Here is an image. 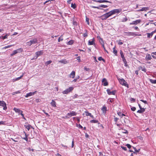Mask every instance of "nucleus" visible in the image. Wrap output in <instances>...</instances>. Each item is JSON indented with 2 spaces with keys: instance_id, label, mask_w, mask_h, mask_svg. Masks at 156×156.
<instances>
[{
  "instance_id": "50",
  "label": "nucleus",
  "mask_w": 156,
  "mask_h": 156,
  "mask_svg": "<svg viewBox=\"0 0 156 156\" xmlns=\"http://www.w3.org/2000/svg\"><path fill=\"white\" fill-rule=\"evenodd\" d=\"M140 101H142V102H144L145 104H147V101H144V100H140Z\"/></svg>"
},
{
  "instance_id": "38",
  "label": "nucleus",
  "mask_w": 156,
  "mask_h": 156,
  "mask_svg": "<svg viewBox=\"0 0 156 156\" xmlns=\"http://www.w3.org/2000/svg\"><path fill=\"white\" fill-rule=\"evenodd\" d=\"M71 7L74 9L76 8V4L72 3L71 4Z\"/></svg>"
},
{
  "instance_id": "51",
  "label": "nucleus",
  "mask_w": 156,
  "mask_h": 156,
  "mask_svg": "<svg viewBox=\"0 0 156 156\" xmlns=\"http://www.w3.org/2000/svg\"><path fill=\"white\" fill-rule=\"evenodd\" d=\"M83 36L84 37H87V33H84L83 34Z\"/></svg>"
},
{
  "instance_id": "54",
  "label": "nucleus",
  "mask_w": 156,
  "mask_h": 156,
  "mask_svg": "<svg viewBox=\"0 0 156 156\" xmlns=\"http://www.w3.org/2000/svg\"><path fill=\"white\" fill-rule=\"evenodd\" d=\"M86 21L87 22V24L88 25H89V20L88 18H86Z\"/></svg>"
},
{
  "instance_id": "59",
  "label": "nucleus",
  "mask_w": 156,
  "mask_h": 156,
  "mask_svg": "<svg viewBox=\"0 0 156 156\" xmlns=\"http://www.w3.org/2000/svg\"><path fill=\"white\" fill-rule=\"evenodd\" d=\"M119 119L116 118V117H115L114 118V121L115 122H116Z\"/></svg>"
},
{
  "instance_id": "44",
  "label": "nucleus",
  "mask_w": 156,
  "mask_h": 156,
  "mask_svg": "<svg viewBox=\"0 0 156 156\" xmlns=\"http://www.w3.org/2000/svg\"><path fill=\"white\" fill-rule=\"evenodd\" d=\"M7 34H6V35H5V36H4L0 37V38H1V37H2L3 39H5L7 38Z\"/></svg>"
},
{
  "instance_id": "8",
  "label": "nucleus",
  "mask_w": 156,
  "mask_h": 156,
  "mask_svg": "<svg viewBox=\"0 0 156 156\" xmlns=\"http://www.w3.org/2000/svg\"><path fill=\"white\" fill-rule=\"evenodd\" d=\"M13 110L16 113H18L19 115L20 114L22 116H23V111L20 110L19 109L16 108H14Z\"/></svg>"
},
{
  "instance_id": "35",
  "label": "nucleus",
  "mask_w": 156,
  "mask_h": 156,
  "mask_svg": "<svg viewBox=\"0 0 156 156\" xmlns=\"http://www.w3.org/2000/svg\"><path fill=\"white\" fill-rule=\"evenodd\" d=\"M101 3H103V2H108L110 3H111V2L109 1H108L106 0H101Z\"/></svg>"
},
{
  "instance_id": "17",
  "label": "nucleus",
  "mask_w": 156,
  "mask_h": 156,
  "mask_svg": "<svg viewBox=\"0 0 156 156\" xmlns=\"http://www.w3.org/2000/svg\"><path fill=\"white\" fill-rule=\"evenodd\" d=\"M75 72L74 71H73L70 74L69 77L73 78L75 77Z\"/></svg>"
},
{
  "instance_id": "5",
  "label": "nucleus",
  "mask_w": 156,
  "mask_h": 156,
  "mask_svg": "<svg viewBox=\"0 0 156 156\" xmlns=\"http://www.w3.org/2000/svg\"><path fill=\"white\" fill-rule=\"evenodd\" d=\"M126 35L128 36H133L134 37L136 36H141V35L140 34H137L135 33L134 32H126Z\"/></svg>"
},
{
  "instance_id": "6",
  "label": "nucleus",
  "mask_w": 156,
  "mask_h": 156,
  "mask_svg": "<svg viewBox=\"0 0 156 156\" xmlns=\"http://www.w3.org/2000/svg\"><path fill=\"white\" fill-rule=\"evenodd\" d=\"M121 11V9H114L111 11L110 12L112 15L116 13H119Z\"/></svg>"
},
{
  "instance_id": "21",
  "label": "nucleus",
  "mask_w": 156,
  "mask_h": 156,
  "mask_svg": "<svg viewBox=\"0 0 156 156\" xmlns=\"http://www.w3.org/2000/svg\"><path fill=\"white\" fill-rule=\"evenodd\" d=\"M138 69L139 70H141L142 71L144 72L145 73L146 72V69L145 67L143 68L141 66H140L138 67Z\"/></svg>"
},
{
  "instance_id": "30",
  "label": "nucleus",
  "mask_w": 156,
  "mask_h": 156,
  "mask_svg": "<svg viewBox=\"0 0 156 156\" xmlns=\"http://www.w3.org/2000/svg\"><path fill=\"white\" fill-rule=\"evenodd\" d=\"M118 115L121 117H122L123 116H125V115L123 113H121V112H119L118 113Z\"/></svg>"
},
{
  "instance_id": "37",
  "label": "nucleus",
  "mask_w": 156,
  "mask_h": 156,
  "mask_svg": "<svg viewBox=\"0 0 156 156\" xmlns=\"http://www.w3.org/2000/svg\"><path fill=\"white\" fill-rule=\"evenodd\" d=\"M51 62L52 61L51 60L47 61L45 63V65L47 66L48 64H51Z\"/></svg>"
},
{
  "instance_id": "41",
  "label": "nucleus",
  "mask_w": 156,
  "mask_h": 156,
  "mask_svg": "<svg viewBox=\"0 0 156 156\" xmlns=\"http://www.w3.org/2000/svg\"><path fill=\"white\" fill-rule=\"evenodd\" d=\"M133 149H134L135 151L136 152H139L140 150V149H136V148L135 147H133Z\"/></svg>"
},
{
  "instance_id": "12",
  "label": "nucleus",
  "mask_w": 156,
  "mask_h": 156,
  "mask_svg": "<svg viewBox=\"0 0 156 156\" xmlns=\"http://www.w3.org/2000/svg\"><path fill=\"white\" fill-rule=\"evenodd\" d=\"M107 91L108 94L109 95H115V91H111L109 89H107Z\"/></svg>"
},
{
  "instance_id": "55",
  "label": "nucleus",
  "mask_w": 156,
  "mask_h": 156,
  "mask_svg": "<svg viewBox=\"0 0 156 156\" xmlns=\"http://www.w3.org/2000/svg\"><path fill=\"white\" fill-rule=\"evenodd\" d=\"M37 57L36 56H34L33 58H32L31 59V60H34V59H36L37 58Z\"/></svg>"
},
{
  "instance_id": "15",
  "label": "nucleus",
  "mask_w": 156,
  "mask_h": 156,
  "mask_svg": "<svg viewBox=\"0 0 156 156\" xmlns=\"http://www.w3.org/2000/svg\"><path fill=\"white\" fill-rule=\"evenodd\" d=\"M102 83H103V85L104 86H106L108 85V82L106 79L105 78H103L102 80Z\"/></svg>"
},
{
  "instance_id": "23",
  "label": "nucleus",
  "mask_w": 156,
  "mask_h": 156,
  "mask_svg": "<svg viewBox=\"0 0 156 156\" xmlns=\"http://www.w3.org/2000/svg\"><path fill=\"white\" fill-rule=\"evenodd\" d=\"M148 7H143V8H142V9L138 10V11H146L147 10H148Z\"/></svg>"
},
{
  "instance_id": "19",
  "label": "nucleus",
  "mask_w": 156,
  "mask_h": 156,
  "mask_svg": "<svg viewBox=\"0 0 156 156\" xmlns=\"http://www.w3.org/2000/svg\"><path fill=\"white\" fill-rule=\"evenodd\" d=\"M32 44H35L37 43V38H34L30 40Z\"/></svg>"
},
{
  "instance_id": "62",
  "label": "nucleus",
  "mask_w": 156,
  "mask_h": 156,
  "mask_svg": "<svg viewBox=\"0 0 156 156\" xmlns=\"http://www.w3.org/2000/svg\"><path fill=\"white\" fill-rule=\"evenodd\" d=\"M15 94H17L20 93V90H18L16 91L15 92Z\"/></svg>"
},
{
  "instance_id": "29",
  "label": "nucleus",
  "mask_w": 156,
  "mask_h": 156,
  "mask_svg": "<svg viewBox=\"0 0 156 156\" xmlns=\"http://www.w3.org/2000/svg\"><path fill=\"white\" fill-rule=\"evenodd\" d=\"M98 121L97 120H92L90 121V122L91 123H98Z\"/></svg>"
},
{
  "instance_id": "47",
  "label": "nucleus",
  "mask_w": 156,
  "mask_h": 156,
  "mask_svg": "<svg viewBox=\"0 0 156 156\" xmlns=\"http://www.w3.org/2000/svg\"><path fill=\"white\" fill-rule=\"evenodd\" d=\"M136 109V108L135 107H133L131 108V110L133 111H134Z\"/></svg>"
},
{
  "instance_id": "52",
  "label": "nucleus",
  "mask_w": 156,
  "mask_h": 156,
  "mask_svg": "<svg viewBox=\"0 0 156 156\" xmlns=\"http://www.w3.org/2000/svg\"><path fill=\"white\" fill-rule=\"evenodd\" d=\"M84 69L86 71H88L89 70V69L88 68H87V67H84Z\"/></svg>"
},
{
  "instance_id": "43",
  "label": "nucleus",
  "mask_w": 156,
  "mask_h": 156,
  "mask_svg": "<svg viewBox=\"0 0 156 156\" xmlns=\"http://www.w3.org/2000/svg\"><path fill=\"white\" fill-rule=\"evenodd\" d=\"M27 45H29V46H31L32 44V43H31V42L30 41H29L28 42H27Z\"/></svg>"
},
{
  "instance_id": "49",
  "label": "nucleus",
  "mask_w": 156,
  "mask_h": 156,
  "mask_svg": "<svg viewBox=\"0 0 156 156\" xmlns=\"http://www.w3.org/2000/svg\"><path fill=\"white\" fill-rule=\"evenodd\" d=\"M127 20V19L126 17L124 18L123 19L122 22H126Z\"/></svg>"
},
{
  "instance_id": "42",
  "label": "nucleus",
  "mask_w": 156,
  "mask_h": 156,
  "mask_svg": "<svg viewBox=\"0 0 156 156\" xmlns=\"http://www.w3.org/2000/svg\"><path fill=\"white\" fill-rule=\"evenodd\" d=\"M130 101H131V102H135L136 100L134 98H131L130 99Z\"/></svg>"
},
{
  "instance_id": "18",
  "label": "nucleus",
  "mask_w": 156,
  "mask_h": 156,
  "mask_svg": "<svg viewBox=\"0 0 156 156\" xmlns=\"http://www.w3.org/2000/svg\"><path fill=\"white\" fill-rule=\"evenodd\" d=\"M50 104L54 108L56 107V103L54 100H52V101L51 102Z\"/></svg>"
},
{
  "instance_id": "58",
  "label": "nucleus",
  "mask_w": 156,
  "mask_h": 156,
  "mask_svg": "<svg viewBox=\"0 0 156 156\" xmlns=\"http://www.w3.org/2000/svg\"><path fill=\"white\" fill-rule=\"evenodd\" d=\"M113 100V99H112V98L109 99H108V101H110L111 103H112Z\"/></svg>"
},
{
  "instance_id": "26",
  "label": "nucleus",
  "mask_w": 156,
  "mask_h": 156,
  "mask_svg": "<svg viewBox=\"0 0 156 156\" xmlns=\"http://www.w3.org/2000/svg\"><path fill=\"white\" fill-rule=\"evenodd\" d=\"M101 110L102 111L103 113H105L106 111L107 108L105 106H104L101 109Z\"/></svg>"
},
{
  "instance_id": "56",
  "label": "nucleus",
  "mask_w": 156,
  "mask_h": 156,
  "mask_svg": "<svg viewBox=\"0 0 156 156\" xmlns=\"http://www.w3.org/2000/svg\"><path fill=\"white\" fill-rule=\"evenodd\" d=\"M123 149V150H124L125 151H126L127 150V148H126V147H121Z\"/></svg>"
},
{
  "instance_id": "34",
  "label": "nucleus",
  "mask_w": 156,
  "mask_h": 156,
  "mask_svg": "<svg viewBox=\"0 0 156 156\" xmlns=\"http://www.w3.org/2000/svg\"><path fill=\"white\" fill-rule=\"evenodd\" d=\"M120 53L121 56L122 58L124 59L125 57H124V55H123V53L122 51L121 50L120 51Z\"/></svg>"
},
{
  "instance_id": "11",
  "label": "nucleus",
  "mask_w": 156,
  "mask_h": 156,
  "mask_svg": "<svg viewBox=\"0 0 156 156\" xmlns=\"http://www.w3.org/2000/svg\"><path fill=\"white\" fill-rule=\"evenodd\" d=\"M76 114L77 113L75 112L72 111L69 113H68L67 115L69 116V117H70L72 116H75L76 115Z\"/></svg>"
},
{
  "instance_id": "40",
  "label": "nucleus",
  "mask_w": 156,
  "mask_h": 156,
  "mask_svg": "<svg viewBox=\"0 0 156 156\" xmlns=\"http://www.w3.org/2000/svg\"><path fill=\"white\" fill-rule=\"evenodd\" d=\"M98 59L99 60V61H103L104 62H105V60L102 58L101 57H98Z\"/></svg>"
},
{
  "instance_id": "31",
  "label": "nucleus",
  "mask_w": 156,
  "mask_h": 156,
  "mask_svg": "<svg viewBox=\"0 0 156 156\" xmlns=\"http://www.w3.org/2000/svg\"><path fill=\"white\" fill-rule=\"evenodd\" d=\"M59 62L61 63H63L65 64L67 63V61L65 60H62L60 61Z\"/></svg>"
},
{
  "instance_id": "22",
  "label": "nucleus",
  "mask_w": 156,
  "mask_h": 156,
  "mask_svg": "<svg viewBox=\"0 0 156 156\" xmlns=\"http://www.w3.org/2000/svg\"><path fill=\"white\" fill-rule=\"evenodd\" d=\"M154 32H151V33H147V37L149 38H150L151 37L153 34Z\"/></svg>"
},
{
  "instance_id": "13",
  "label": "nucleus",
  "mask_w": 156,
  "mask_h": 156,
  "mask_svg": "<svg viewBox=\"0 0 156 156\" xmlns=\"http://www.w3.org/2000/svg\"><path fill=\"white\" fill-rule=\"evenodd\" d=\"M94 41V39L93 38L92 40H89L88 41V44L90 45H94L95 44Z\"/></svg>"
},
{
  "instance_id": "9",
  "label": "nucleus",
  "mask_w": 156,
  "mask_h": 156,
  "mask_svg": "<svg viewBox=\"0 0 156 156\" xmlns=\"http://www.w3.org/2000/svg\"><path fill=\"white\" fill-rule=\"evenodd\" d=\"M0 105L3 107V109L4 110H6L7 108L6 104L3 101H0Z\"/></svg>"
},
{
  "instance_id": "2",
  "label": "nucleus",
  "mask_w": 156,
  "mask_h": 156,
  "mask_svg": "<svg viewBox=\"0 0 156 156\" xmlns=\"http://www.w3.org/2000/svg\"><path fill=\"white\" fill-rule=\"evenodd\" d=\"M119 82L122 85L126 87H127L128 85L127 82L123 79H118Z\"/></svg>"
},
{
  "instance_id": "24",
  "label": "nucleus",
  "mask_w": 156,
  "mask_h": 156,
  "mask_svg": "<svg viewBox=\"0 0 156 156\" xmlns=\"http://www.w3.org/2000/svg\"><path fill=\"white\" fill-rule=\"evenodd\" d=\"M25 128L27 129L28 130H29L30 128H32V126L30 125H25Z\"/></svg>"
},
{
  "instance_id": "20",
  "label": "nucleus",
  "mask_w": 156,
  "mask_h": 156,
  "mask_svg": "<svg viewBox=\"0 0 156 156\" xmlns=\"http://www.w3.org/2000/svg\"><path fill=\"white\" fill-rule=\"evenodd\" d=\"M145 59L147 61H148L151 60V57L150 55L148 54L146 55Z\"/></svg>"
},
{
  "instance_id": "32",
  "label": "nucleus",
  "mask_w": 156,
  "mask_h": 156,
  "mask_svg": "<svg viewBox=\"0 0 156 156\" xmlns=\"http://www.w3.org/2000/svg\"><path fill=\"white\" fill-rule=\"evenodd\" d=\"M113 53L115 55H117V51L115 49V47L113 48Z\"/></svg>"
},
{
  "instance_id": "25",
  "label": "nucleus",
  "mask_w": 156,
  "mask_h": 156,
  "mask_svg": "<svg viewBox=\"0 0 156 156\" xmlns=\"http://www.w3.org/2000/svg\"><path fill=\"white\" fill-rule=\"evenodd\" d=\"M145 109H140V110H139L137 111V112L140 113H141L145 112Z\"/></svg>"
},
{
  "instance_id": "57",
  "label": "nucleus",
  "mask_w": 156,
  "mask_h": 156,
  "mask_svg": "<svg viewBox=\"0 0 156 156\" xmlns=\"http://www.w3.org/2000/svg\"><path fill=\"white\" fill-rule=\"evenodd\" d=\"M123 133H128V131L127 130H124L122 132Z\"/></svg>"
},
{
  "instance_id": "46",
  "label": "nucleus",
  "mask_w": 156,
  "mask_h": 156,
  "mask_svg": "<svg viewBox=\"0 0 156 156\" xmlns=\"http://www.w3.org/2000/svg\"><path fill=\"white\" fill-rule=\"evenodd\" d=\"M41 101V99L39 98L35 100V101L37 103L40 102Z\"/></svg>"
},
{
  "instance_id": "14",
  "label": "nucleus",
  "mask_w": 156,
  "mask_h": 156,
  "mask_svg": "<svg viewBox=\"0 0 156 156\" xmlns=\"http://www.w3.org/2000/svg\"><path fill=\"white\" fill-rule=\"evenodd\" d=\"M37 92L36 91L34 92H30L29 93H27L26 94V95L25 96V97L26 98H27L28 97L34 95L35 93Z\"/></svg>"
},
{
  "instance_id": "64",
  "label": "nucleus",
  "mask_w": 156,
  "mask_h": 156,
  "mask_svg": "<svg viewBox=\"0 0 156 156\" xmlns=\"http://www.w3.org/2000/svg\"><path fill=\"white\" fill-rule=\"evenodd\" d=\"M4 123V122L3 121L0 122V125L2 124H3Z\"/></svg>"
},
{
  "instance_id": "7",
  "label": "nucleus",
  "mask_w": 156,
  "mask_h": 156,
  "mask_svg": "<svg viewBox=\"0 0 156 156\" xmlns=\"http://www.w3.org/2000/svg\"><path fill=\"white\" fill-rule=\"evenodd\" d=\"M91 8H95V9H101L100 8V7H102L103 8H106L108 7V5H100L99 6H90Z\"/></svg>"
},
{
  "instance_id": "39",
  "label": "nucleus",
  "mask_w": 156,
  "mask_h": 156,
  "mask_svg": "<svg viewBox=\"0 0 156 156\" xmlns=\"http://www.w3.org/2000/svg\"><path fill=\"white\" fill-rule=\"evenodd\" d=\"M85 112L86 113V116H90L91 115V114L90 113H89L88 111H85Z\"/></svg>"
},
{
  "instance_id": "45",
  "label": "nucleus",
  "mask_w": 156,
  "mask_h": 156,
  "mask_svg": "<svg viewBox=\"0 0 156 156\" xmlns=\"http://www.w3.org/2000/svg\"><path fill=\"white\" fill-rule=\"evenodd\" d=\"M80 56H78V57H77V58H76V59L77 60H78V62H81V60H80Z\"/></svg>"
},
{
  "instance_id": "10",
  "label": "nucleus",
  "mask_w": 156,
  "mask_h": 156,
  "mask_svg": "<svg viewBox=\"0 0 156 156\" xmlns=\"http://www.w3.org/2000/svg\"><path fill=\"white\" fill-rule=\"evenodd\" d=\"M141 20H138L135 21H133L132 23H130V25H136L141 22Z\"/></svg>"
},
{
  "instance_id": "61",
  "label": "nucleus",
  "mask_w": 156,
  "mask_h": 156,
  "mask_svg": "<svg viewBox=\"0 0 156 156\" xmlns=\"http://www.w3.org/2000/svg\"><path fill=\"white\" fill-rule=\"evenodd\" d=\"M138 106L139 107V108L140 109H144V108H142L140 105L139 104H138Z\"/></svg>"
},
{
  "instance_id": "28",
  "label": "nucleus",
  "mask_w": 156,
  "mask_h": 156,
  "mask_svg": "<svg viewBox=\"0 0 156 156\" xmlns=\"http://www.w3.org/2000/svg\"><path fill=\"white\" fill-rule=\"evenodd\" d=\"M149 80L150 82L152 83L155 84L156 83V80H153L152 79H150Z\"/></svg>"
},
{
  "instance_id": "33",
  "label": "nucleus",
  "mask_w": 156,
  "mask_h": 156,
  "mask_svg": "<svg viewBox=\"0 0 156 156\" xmlns=\"http://www.w3.org/2000/svg\"><path fill=\"white\" fill-rule=\"evenodd\" d=\"M73 43V40H71L69 41H68L67 43V44L68 45H72V44Z\"/></svg>"
},
{
  "instance_id": "36",
  "label": "nucleus",
  "mask_w": 156,
  "mask_h": 156,
  "mask_svg": "<svg viewBox=\"0 0 156 156\" xmlns=\"http://www.w3.org/2000/svg\"><path fill=\"white\" fill-rule=\"evenodd\" d=\"M12 46H13V45H8L6 46L5 47H3V49H6L7 48H10Z\"/></svg>"
},
{
  "instance_id": "4",
  "label": "nucleus",
  "mask_w": 156,
  "mask_h": 156,
  "mask_svg": "<svg viewBox=\"0 0 156 156\" xmlns=\"http://www.w3.org/2000/svg\"><path fill=\"white\" fill-rule=\"evenodd\" d=\"M22 49L21 48H19L16 50L13 51L12 53L10 54L11 56L14 55L18 53H20L22 51Z\"/></svg>"
},
{
  "instance_id": "53",
  "label": "nucleus",
  "mask_w": 156,
  "mask_h": 156,
  "mask_svg": "<svg viewBox=\"0 0 156 156\" xmlns=\"http://www.w3.org/2000/svg\"><path fill=\"white\" fill-rule=\"evenodd\" d=\"M63 40V38H61L60 37H59L58 41V42H59L60 41H62Z\"/></svg>"
},
{
  "instance_id": "48",
  "label": "nucleus",
  "mask_w": 156,
  "mask_h": 156,
  "mask_svg": "<svg viewBox=\"0 0 156 156\" xmlns=\"http://www.w3.org/2000/svg\"><path fill=\"white\" fill-rule=\"evenodd\" d=\"M99 40V42L101 44H102V43H104L103 41V39L102 38L101 39H100Z\"/></svg>"
},
{
  "instance_id": "1",
  "label": "nucleus",
  "mask_w": 156,
  "mask_h": 156,
  "mask_svg": "<svg viewBox=\"0 0 156 156\" xmlns=\"http://www.w3.org/2000/svg\"><path fill=\"white\" fill-rule=\"evenodd\" d=\"M112 15L110 11L109 12L103 15H102L101 16V19L102 20H106L107 18H108L109 16H112Z\"/></svg>"
},
{
  "instance_id": "60",
  "label": "nucleus",
  "mask_w": 156,
  "mask_h": 156,
  "mask_svg": "<svg viewBox=\"0 0 156 156\" xmlns=\"http://www.w3.org/2000/svg\"><path fill=\"white\" fill-rule=\"evenodd\" d=\"M93 1L97 2H99L100 3H101V1L100 0H93Z\"/></svg>"
},
{
  "instance_id": "27",
  "label": "nucleus",
  "mask_w": 156,
  "mask_h": 156,
  "mask_svg": "<svg viewBox=\"0 0 156 156\" xmlns=\"http://www.w3.org/2000/svg\"><path fill=\"white\" fill-rule=\"evenodd\" d=\"M23 76V75L22 76H20L19 77L17 78H16L15 79H13V81L14 82V81H16L18 80H19Z\"/></svg>"
},
{
  "instance_id": "16",
  "label": "nucleus",
  "mask_w": 156,
  "mask_h": 156,
  "mask_svg": "<svg viewBox=\"0 0 156 156\" xmlns=\"http://www.w3.org/2000/svg\"><path fill=\"white\" fill-rule=\"evenodd\" d=\"M43 51L42 50H41L36 52L35 53V54L36 56L38 57V56L42 55L43 54Z\"/></svg>"
},
{
  "instance_id": "63",
  "label": "nucleus",
  "mask_w": 156,
  "mask_h": 156,
  "mask_svg": "<svg viewBox=\"0 0 156 156\" xmlns=\"http://www.w3.org/2000/svg\"><path fill=\"white\" fill-rule=\"evenodd\" d=\"M101 44L102 45V47L104 49H105V46H104V43Z\"/></svg>"
},
{
  "instance_id": "3",
  "label": "nucleus",
  "mask_w": 156,
  "mask_h": 156,
  "mask_svg": "<svg viewBox=\"0 0 156 156\" xmlns=\"http://www.w3.org/2000/svg\"><path fill=\"white\" fill-rule=\"evenodd\" d=\"M74 88L73 87H70L62 91V93L64 94H67L73 90Z\"/></svg>"
}]
</instances>
